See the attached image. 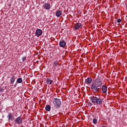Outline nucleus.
I'll list each match as a JSON object with an SVG mask.
<instances>
[{"label": "nucleus", "instance_id": "obj_1", "mask_svg": "<svg viewBox=\"0 0 127 127\" xmlns=\"http://www.w3.org/2000/svg\"><path fill=\"white\" fill-rule=\"evenodd\" d=\"M102 81L100 78L95 79L91 84V89L96 92H100V88L102 87Z\"/></svg>", "mask_w": 127, "mask_h": 127}, {"label": "nucleus", "instance_id": "obj_2", "mask_svg": "<svg viewBox=\"0 0 127 127\" xmlns=\"http://www.w3.org/2000/svg\"><path fill=\"white\" fill-rule=\"evenodd\" d=\"M90 99L93 104H97V105H102L103 104V100L104 99L99 96H91Z\"/></svg>", "mask_w": 127, "mask_h": 127}, {"label": "nucleus", "instance_id": "obj_3", "mask_svg": "<svg viewBox=\"0 0 127 127\" xmlns=\"http://www.w3.org/2000/svg\"><path fill=\"white\" fill-rule=\"evenodd\" d=\"M53 104L56 108H60L61 106V100L57 98H55L53 100Z\"/></svg>", "mask_w": 127, "mask_h": 127}, {"label": "nucleus", "instance_id": "obj_4", "mask_svg": "<svg viewBox=\"0 0 127 127\" xmlns=\"http://www.w3.org/2000/svg\"><path fill=\"white\" fill-rule=\"evenodd\" d=\"M14 122L17 125H21L22 124V118L20 117H17Z\"/></svg>", "mask_w": 127, "mask_h": 127}, {"label": "nucleus", "instance_id": "obj_5", "mask_svg": "<svg viewBox=\"0 0 127 127\" xmlns=\"http://www.w3.org/2000/svg\"><path fill=\"white\" fill-rule=\"evenodd\" d=\"M43 7L45 9H50L51 5L48 3H45L43 5Z\"/></svg>", "mask_w": 127, "mask_h": 127}, {"label": "nucleus", "instance_id": "obj_6", "mask_svg": "<svg viewBox=\"0 0 127 127\" xmlns=\"http://www.w3.org/2000/svg\"><path fill=\"white\" fill-rule=\"evenodd\" d=\"M42 35V30L40 29H37L36 31V36H41Z\"/></svg>", "mask_w": 127, "mask_h": 127}, {"label": "nucleus", "instance_id": "obj_7", "mask_svg": "<svg viewBox=\"0 0 127 127\" xmlns=\"http://www.w3.org/2000/svg\"><path fill=\"white\" fill-rule=\"evenodd\" d=\"M81 27H82V24L77 23L74 25V28H75L76 29V30H78V29H80V28H81Z\"/></svg>", "mask_w": 127, "mask_h": 127}, {"label": "nucleus", "instance_id": "obj_8", "mask_svg": "<svg viewBox=\"0 0 127 127\" xmlns=\"http://www.w3.org/2000/svg\"><path fill=\"white\" fill-rule=\"evenodd\" d=\"M93 80L92 79V78L91 77H88L86 80H85V83L87 85H89L91 84Z\"/></svg>", "mask_w": 127, "mask_h": 127}, {"label": "nucleus", "instance_id": "obj_9", "mask_svg": "<svg viewBox=\"0 0 127 127\" xmlns=\"http://www.w3.org/2000/svg\"><path fill=\"white\" fill-rule=\"evenodd\" d=\"M60 47H65L66 46V42L64 40L60 41L59 43Z\"/></svg>", "mask_w": 127, "mask_h": 127}, {"label": "nucleus", "instance_id": "obj_10", "mask_svg": "<svg viewBox=\"0 0 127 127\" xmlns=\"http://www.w3.org/2000/svg\"><path fill=\"white\" fill-rule=\"evenodd\" d=\"M62 14V11H61V10H59L57 11V12L56 13V15L58 17L61 16Z\"/></svg>", "mask_w": 127, "mask_h": 127}, {"label": "nucleus", "instance_id": "obj_11", "mask_svg": "<svg viewBox=\"0 0 127 127\" xmlns=\"http://www.w3.org/2000/svg\"><path fill=\"white\" fill-rule=\"evenodd\" d=\"M107 87L106 85L102 86V90L103 93H104V94H106V93H107Z\"/></svg>", "mask_w": 127, "mask_h": 127}, {"label": "nucleus", "instance_id": "obj_12", "mask_svg": "<svg viewBox=\"0 0 127 127\" xmlns=\"http://www.w3.org/2000/svg\"><path fill=\"white\" fill-rule=\"evenodd\" d=\"M46 82L48 85H51L53 82V80L50 79V78H47Z\"/></svg>", "mask_w": 127, "mask_h": 127}, {"label": "nucleus", "instance_id": "obj_13", "mask_svg": "<svg viewBox=\"0 0 127 127\" xmlns=\"http://www.w3.org/2000/svg\"><path fill=\"white\" fill-rule=\"evenodd\" d=\"M15 81V76L14 75L12 76L10 78V83L11 84H13Z\"/></svg>", "mask_w": 127, "mask_h": 127}, {"label": "nucleus", "instance_id": "obj_14", "mask_svg": "<svg viewBox=\"0 0 127 127\" xmlns=\"http://www.w3.org/2000/svg\"><path fill=\"white\" fill-rule=\"evenodd\" d=\"M7 117L8 121H12V114H11V113H9Z\"/></svg>", "mask_w": 127, "mask_h": 127}, {"label": "nucleus", "instance_id": "obj_15", "mask_svg": "<svg viewBox=\"0 0 127 127\" xmlns=\"http://www.w3.org/2000/svg\"><path fill=\"white\" fill-rule=\"evenodd\" d=\"M16 83L18 84H21V83H22V78H21V77H19L16 80Z\"/></svg>", "mask_w": 127, "mask_h": 127}, {"label": "nucleus", "instance_id": "obj_16", "mask_svg": "<svg viewBox=\"0 0 127 127\" xmlns=\"http://www.w3.org/2000/svg\"><path fill=\"white\" fill-rule=\"evenodd\" d=\"M45 109L47 112H50V110H51V107H50V105H47Z\"/></svg>", "mask_w": 127, "mask_h": 127}, {"label": "nucleus", "instance_id": "obj_17", "mask_svg": "<svg viewBox=\"0 0 127 127\" xmlns=\"http://www.w3.org/2000/svg\"><path fill=\"white\" fill-rule=\"evenodd\" d=\"M53 65H54V67H57L58 66V65H59V64H58V62L55 61L54 62Z\"/></svg>", "mask_w": 127, "mask_h": 127}, {"label": "nucleus", "instance_id": "obj_18", "mask_svg": "<svg viewBox=\"0 0 127 127\" xmlns=\"http://www.w3.org/2000/svg\"><path fill=\"white\" fill-rule=\"evenodd\" d=\"M93 123L94 125H96V124H97V123H98V120L96 119H93Z\"/></svg>", "mask_w": 127, "mask_h": 127}, {"label": "nucleus", "instance_id": "obj_19", "mask_svg": "<svg viewBox=\"0 0 127 127\" xmlns=\"http://www.w3.org/2000/svg\"><path fill=\"white\" fill-rule=\"evenodd\" d=\"M22 61H23V62H24V61H25V60H26V57H23L22 58Z\"/></svg>", "mask_w": 127, "mask_h": 127}, {"label": "nucleus", "instance_id": "obj_20", "mask_svg": "<svg viewBox=\"0 0 127 127\" xmlns=\"http://www.w3.org/2000/svg\"><path fill=\"white\" fill-rule=\"evenodd\" d=\"M117 22L118 23H121V22H122V19L121 18H119L118 20H117Z\"/></svg>", "mask_w": 127, "mask_h": 127}, {"label": "nucleus", "instance_id": "obj_21", "mask_svg": "<svg viewBox=\"0 0 127 127\" xmlns=\"http://www.w3.org/2000/svg\"><path fill=\"white\" fill-rule=\"evenodd\" d=\"M3 91H4V89L2 87H0V92H2Z\"/></svg>", "mask_w": 127, "mask_h": 127}, {"label": "nucleus", "instance_id": "obj_22", "mask_svg": "<svg viewBox=\"0 0 127 127\" xmlns=\"http://www.w3.org/2000/svg\"><path fill=\"white\" fill-rule=\"evenodd\" d=\"M14 88H15V87H16V85H14Z\"/></svg>", "mask_w": 127, "mask_h": 127}]
</instances>
